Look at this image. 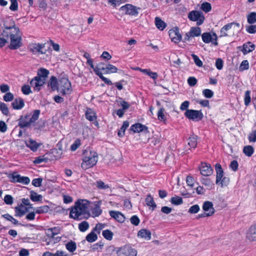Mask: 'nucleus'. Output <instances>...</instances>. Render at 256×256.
I'll use <instances>...</instances> for the list:
<instances>
[{"label":"nucleus","instance_id":"1","mask_svg":"<svg viewBox=\"0 0 256 256\" xmlns=\"http://www.w3.org/2000/svg\"><path fill=\"white\" fill-rule=\"evenodd\" d=\"M90 202L86 200H78L75 202L74 206L72 208L70 217L74 220H80L88 216Z\"/></svg>","mask_w":256,"mask_h":256},{"label":"nucleus","instance_id":"2","mask_svg":"<svg viewBox=\"0 0 256 256\" xmlns=\"http://www.w3.org/2000/svg\"><path fill=\"white\" fill-rule=\"evenodd\" d=\"M98 156L94 151L86 150L84 151L82 162L81 167L83 170H87L96 164Z\"/></svg>","mask_w":256,"mask_h":256},{"label":"nucleus","instance_id":"3","mask_svg":"<svg viewBox=\"0 0 256 256\" xmlns=\"http://www.w3.org/2000/svg\"><path fill=\"white\" fill-rule=\"evenodd\" d=\"M40 114V110H34L33 112L22 116L18 120V124L20 127H29L38 119Z\"/></svg>","mask_w":256,"mask_h":256},{"label":"nucleus","instance_id":"4","mask_svg":"<svg viewBox=\"0 0 256 256\" xmlns=\"http://www.w3.org/2000/svg\"><path fill=\"white\" fill-rule=\"evenodd\" d=\"M240 25L238 23L231 22L224 26L220 30V37L230 36L240 30Z\"/></svg>","mask_w":256,"mask_h":256},{"label":"nucleus","instance_id":"5","mask_svg":"<svg viewBox=\"0 0 256 256\" xmlns=\"http://www.w3.org/2000/svg\"><path fill=\"white\" fill-rule=\"evenodd\" d=\"M6 36L8 38V40H10V44L9 48L10 49H18L22 46V38L20 30H16L14 32L8 34V36Z\"/></svg>","mask_w":256,"mask_h":256},{"label":"nucleus","instance_id":"6","mask_svg":"<svg viewBox=\"0 0 256 256\" xmlns=\"http://www.w3.org/2000/svg\"><path fill=\"white\" fill-rule=\"evenodd\" d=\"M0 26L3 28L2 34L7 36L8 34L14 32L19 28L16 26L15 23L12 18H7L2 21Z\"/></svg>","mask_w":256,"mask_h":256},{"label":"nucleus","instance_id":"7","mask_svg":"<svg viewBox=\"0 0 256 256\" xmlns=\"http://www.w3.org/2000/svg\"><path fill=\"white\" fill-rule=\"evenodd\" d=\"M58 85V90L62 95L69 94L72 91L71 83L67 78H62L60 79Z\"/></svg>","mask_w":256,"mask_h":256},{"label":"nucleus","instance_id":"8","mask_svg":"<svg viewBox=\"0 0 256 256\" xmlns=\"http://www.w3.org/2000/svg\"><path fill=\"white\" fill-rule=\"evenodd\" d=\"M30 51L34 54L40 56L46 54L45 44L40 43H32L28 46Z\"/></svg>","mask_w":256,"mask_h":256},{"label":"nucleus","instance_id":"9","mask_svg":"<svg viewBox=\"0 0 256 256\" xmlns=\"http://www.w3.org/2000/svg\"><path fill=\"white\" fill-rule=\"evenodd\" d=\"M188 18L192 21L196 22L198 26L201 25L204 20L202 12L198 10L190 12L188 14Z\"/></svg>","mask_w":256,"mask_h":256},{"label":"nucleus","instance_id":"10","mask_svg":"<svg viewBox=\"0 0 256 256\" xmlns=\"http://www.w3.org/2000/svg\"><path fill=\"white\" fill-rule=\"evenodd\" d=\"M184 116L189 120L194 121H198L203 118V114L201 111L194 110H187Z\"/></svg>","mask_w":256,"mask_h":256},{"label":"nucleus","instance_id":"11","mask_svg":"<svg viewBox=\"0 0 256 256\" xmlns=\"http://www.w3.org/2000/svg\"><path fill=\"white\" fill-rule=\"evenodd\" d=\"M140 8H137L136 6L130 4H126L120 8V10L123 12L125 14L131 16H137L138 14V10Z\"/></svg>","mask_w":256,"mask_h":256},{"label":"nucleus","instance_id":"12","mask_svg":"<svg viewBox=\"0 0 256 256\" xmlns=\"http://www.w3.org/2000/svg\"><path fill=\"white\" fill-rule=\"evenodd\" d=\"M202 41L205 43H210L212 42L215 46H217L218 43L217 42L218 36L216 33L213 32L210 34V32H204L202 35Z\"/></svg>","mask_w":256,"mask_h":256},{"label":"nucleus","instance_id":"13","mask_svg":"<svg viewBox=\"0 0 256 256\" xmlns=\"http://www.w3.org/2000/svg\"><path fill=\"white\" fill-rule=\"evenodd\" d=\"M10 181L13 182H19L24 184L30 183V180L27 176H22L17 172H14L10 176Z\"/></svg>","mask_w":256,"mask_h":256},{"label":"nucleus","instance_id":"14","mask_svg":"<svg viewBox=\"0 0 256 256\" xmlns=\"http://www.w3.org/2000/svg\"><path fill=\"white\" fill-rule=\"evenodd\" d=\"M201 34V29L199 27H192L190 31L186 32L184 36V40L190 41L192 38L195 36H198Z\"/></svg>","mask_w":256,"mask_h":256},{"label":"nucleus","instance_id":"15","mask_svg":"<svg viewBox=\"0 0 256 256\" xmlns=\"http://www.w3.org/2000/svg\"><path fill=\"white\" fill-rule=\"evenodd\" d=\"M136 251L129 246H124L119 250L118 256H136Z\"/></svg>","mask_w":256,"mask_h":256},{"label":"nucleus","instance_id":"16","mask_svg":"<svg viewBox=\"0 0 256 256\" xmlns=\"http://www.w3.org/2000/svg\"><path fill=\"white\" fill-rule=\"evenodd\" d=\"M102 204L101 200L96 201L92 203V206L91 207L90 210L93 217L100 216L102 212L100 206Z\"/></svg>","mask_w":256,"mask_h":256},{"label":"nucleus","instance_id":"17","mask_svg":"<svg viewBox=\"0 0 256 256\" xmlns=\"http://www.w3.org/2000/svg\"><path fill=\"white\" fill-rule=\"evenodd\" d=\"M45 82L44 78H40V76H36L32 80L30 84L35 90L38 91L40 89L41 86L44 84Z\"/></svg>","mask_w":256,"mask_h":256},{"label":"nucleus","instance_id":"18","mask_svg":"<svg viewBox=\"0 0 256 256\" xmlns=\"http://www.w3.org/2000/svg\"><path fill=\"white\" fill-rule=\"evenodd\" d=\"M200 174L204 176H209L212 173L210 166L206 163L202 162L200 168Z\"/></svg>","mask_w":256,"mask_h":256},{"label":"nucleus","instance_id":"19","mask_svg":"<svg viewBox=\"0 0 256 256\" xmlns=\"http://www.w3.org/2000/svg\"><path fill=\"white\" fill-rule=\"evenodd\" d=\"M109 214L112 218L119 222L122 223L125 220L124 216L119 211L110 210Z\"/></svg>","mask_w":256,"mask_h":256},{"label":"nucleus","instance_id":"20","mask_svg":"<svg viewBox=\"0 0 256 256\" xmlns=\"http://www.w3.org/2000/svg\"><path fill=\"white\" fill-rule=\"evenodd\" d=\"M169 36L171 40L175 43L180 42L182 39V35L178 30H170Z\"/></svg>","mask_w":256,"mask_h":256},{"label":"nucleus","instance_id":"21","mask_svg":"<svg viewBox=\"0 0 256 256\" xmlns=\"http://www.w3.org/2000/svg\"><path fill=\"white\" fill-rule=\"evenodd\" d=\"M24 142L26 146L33 152H36L40 145V144L36 142L32 138L26 140Z\"/></svg>","mask_w":256,"mask_h":256},{"label":"nucleus","instance_id":"22","mask_svg":"<svg viewBox=\"0 0 256 256\" xmlns=\"http://www.w3.org/2000/svg\"><path fill=\"white\" fill-rule=\"evenodd\" d=\"M86 118L92 122H94V126H98V122L96 121V114L92 109H88L86 112Z\"/></svg>","mask_w":256,"mask_h":256},{"label":"nucleus","instance_id":"23","mask_svg":"<svg viewBox=\"0 0 256 256\" xmlns=\"http://www.w3.org/2000/svg\"><path fill=\"white\" fill-rule=\"evenodd\" d=\"M246 238L251 241L256 240V224L250 227L246 234Z\"/></svg>","mask_w":256,"mask_h":256},{"label":"nucleus","instance_id":"24","mask_svg":"<svg viewBox=\"0 0 256 256\" xmlns=\"http://www.w3.org/2000/svg\"><path fill=\"white\" fill-rule=\"evenodd\" d=\"M15 216H22L28 212V208L21 204L15 208Z\"/></svg>","mask_w":256,"mask_h":256},{"label":"nucleus","instance_id":"25","mask_svg":"<svg viewBox=\"0 0 256 256\" xmlns=\"http://www.w3.org/2000/svg\"><path fill=\"white\" fill-rule=\"evenodd\" d=\"M202 209L205 212L207 213L212 212V214L214 213L215 212V210L213 207L212 202L210 201H206L204 202L202 205Z\"/></svg>","mask_w":256,"mask_h":256},{"label":"nucleus","instance_id":"26","mask_svg":"<svg viewBox=\"0 0 256 256\" xmlns=\"http://www.w3.org/2000/svg\"><path fill=\"white\" fill-rule=\"evenodd\" d=\"M216 184H218L223 177V170L220 164H216Z\"/></svg>","mask_w":256,"mask_h":256},{"label":"nucleus","instance_id":"27","mask_svg":"<svg viewBox=\"0 0 256 256\" xmlns=\"http://www.w3.org/2000/svg\"><path fill=\"white\" fill-rule=\"evenodd\" d=\"M13 108L15 110H20L24 106V102L21 98H18L12 104Z\"/></svg>","mask_w":256,"mask_h":256},{"label":"nucleus","instance_id":"28","mask_svg":"<svg viewBox=\"0 0 256 256\" xmlns=\"http://www.w3.org/2000/svg\"><path fill=\"white\" fill-rule=\"evenodd\" d=\"M138 236L144 238L146 240H150L151 238V232L148 230L142 229L138 232Z\"/></svg>","mask_w":256,"mask_h":256},{"label":"nucleus","instance_id":"29","mask_svg":"<svg viewBox=\"0 0 256 256\" xmlns=\"http://www.w3.org/2000/svg\"><path fill=\"white\" fill-rule=\"evenodd\" d=\"M146 204L148 206L152 208V210H154L156 207V204L152 196L150 194H148L146 198Z\"/></svg>","mask_w":256,"mask_h":256},{"label":"nucleus","instance_id":"30","mask_svg":"<svg viewBox=\"0 0 256 256\" xmlns=\"http://www.w3.org/2000/svg\"><path fill=\"white\" fill-rule=\"evenodd\" d=\"M58 82L55 76H52L48 83V86L51 88L52 90H58Z\"/></svg>","mask_w":256,"mask_h":256},{"label":"nucleus","instance_id":"31","mask_svg":"<svg viewBox=\"0 0 256 256\" xmlns=\"http://www.w3.org/2000/svg\"><path fill=\"white\" fill-rule=\"evenodd\" d=\"M106 64H104L102 62L99 63L94 68V72L98 76H99V74H102L101 70H103L104 72L106 73Z\"/></svg>","mask_w":256,"mask_h":256},{"label":"nucleus","instance_id":"32","mask_svg":"<svg viewBox=\"0 0 256 256\" xmlns=\"http://www.w3.org/2000/svg\"><path fill=\"white\" fill-rule=\"evenodd\" d=\"M155 23L157 28L160 30H163L166 26V23L158 17L155 18Z\"/></svg>","mask_w":256,"mask_h":256},{"label":"nucleus","instance_id":"33","mask_svg":"<svg viewBox=\"0 0 256 256\" xmlns=\"http://www.w3.org/2000/svg\"><path fill=\"white\" fill-rule=\"evenodd\" d=\"M95 231H94V230L88 234L86 238V240L89 242H92L96 241L98 238V236L95 233Z\"/></svg>","mask_w":256,"mask_h":256},{"label":"nucleus","instance_id":"34","mask_svg":"<svg viewBox=\"0 0 256 256\" xmlns=\"http://www.w3.org/2000/svg\"><path fill=\"white\" fill-rule=\"evenodd\" d=\"M254 50V45L251 42H248L244 44L243 46V50H242L244 54H246Z\"/></svg>","mask_w":256,"mask_h":256},{"label":"nucleus","instance_id":"35","mask_svg":"<svg viewBox=\"0 0 256 256\" xmlns=\"http://www.w3.org/2000/svg\"><path fill=\"white\" fill-rule=\"evenodd\" d=\"M66 250L70 252H74L76 248V244L74 242L70 240L66 244Z\"/></svg>","mask_w":256,"mask_h":256},{"label":"nucleus","instance_id":"36","mask_svg":"<svg viewBox=\"0 0 256 256\" xmlns=\"http://www.w3.org/2000/svg\"><path fill=\"white\" fill-rule=\"evenodd\" d=\"M30 198L33 202L42 201V196L40 194H38L34 191L30 192Z\"/></svg>","mask_w":256,"mask_h":256},{"label":"nucleus","instance_id":"37","mask_svg":"<svg viewBox=\"0 0 256 256\" xmlns=\"http://www.w3.org/2000/svg\"><path fill=\"white\" fill-rule=\"evenodd\" d=\"M49 74L48 70L45 68H40L38 72V76H40V78H44V80H46V78Z\"/></svg>","mask_w":256,"mask_h":256},{"label":"nucleus","instance_id":"38","mask_svg":"<svg viewBox=\"0 0 256 256\" xmlns=\"http://www.w3.org/2000/svg\"><path fill=\"white\" fill-rule=\"evenodd\" d=\"M102 235L106 240H111L112 239L114 234L110 230H106L102 231Z\"/></svg>","mask_w":256,"mask_h":256},{"label":"nucleus","instance_id":"39","mask_svg":"<svg viewBox=\"0 0 256 256\" xmlns=\"http://www.w3.org/2000/svg\"><path fill=\"white\" fill-rule=\"evenodd\" d=\"M254 152V148L252 146H244L243 148L244 153L248 156H250Z\"/></svg>","mask_w":256,"mask_h":256},{"label":"nucleus","instance_id":"40","mask_svg":"<svg viewBox=\"0 0 256 256\" xmlns=\"http://www.w3.org/2000/svg\"><path fill=\"white\" fill-rule=\"evenodd\" d=\"M106 74L116 73L117 72L118 68L110 64H106Z\"/></svg>","mask_w":256,"mask_h":256},{"label":"nucleus","instance_id":"41","mask_svg":"<svg viewBox=\"0 0 256 256\" xmlns=\"http://www.w3.org/2000/svg\"><path fill=\"white\" fill-rule=\"evenodd\" d=\"M90 225L86 221H83L78 224L79 230L82 232H86L89 228Z\"/></svg>","mask_w":256,"mask_h":256},{"label":"nucleus","instance_id":"42","mask_svg":"<svg viewBox=\"0 0 256 256\" xmlns=\"http://www.w3.org/2000/svg\"><path fill=\"white\" fill-rule=\"evenodd\" d=\"M94 184L98 189L100 190H106L110 188L108 184H105L104 182L102 180L96 181Z\"/></svg>","mask_w":256,"mask_h":256},{"label":"nucleus","instance_id":"43","mask_svg":"<svg viewBox=\"0 0 256 256\" xmlns=\"http://www.w3.org/2000/svg\"><path fill=\"white\" fill-rule=\"evenodd\" d=\"M188 144L190 148H194L197 146V140L196 137H190L188 140Z\"/></svg>","mask_w":256,"mask_h":256},{"label":"nucleus","instance_id":"44","mask_svg":"<svg viewBox=\"0 0 256 256\" xmlns=\"http://www.w3.org/2000/svg\"><path fill=\"white\" fill-rule=\"evenodd\" d=\"M171 203L174 205H180L182 204V199L180 196H174L170 199Z\"/></svg>","mask_w":256,"mask_h":256},{"label":"nucleus","instance_id":"45","mask_svg":"<svg viewBox=\"0 0 256 256\" xmlns=\"http://www.w3.org/2000/svg\"><path fill=\"white\" fill-rule=\"evenodd\" d=\"M141 72H142L146 74L148 76H150V78H153L154 80H156L158 78V74L156 72H151L149 70L147 69H144V70H140Z\"/></svg>","mask_w":256,"mask_h":256},{"label":"nucleus","instance_id":"46","mask_svg":"<svg viewBox=\"0 0 256 256\" xmlns=\"http://www.w3.org/2000/svg\"><path fill=\"white\" fill-rule=\"evenodd\" d=\"M248 22L250 24L256 22V12H252L248 16Z\"/></svg>","mask_w":256,"mask_h":256},{"label":"nucleus","instance_id":"47","mask_svg":"<svg viewBox=\"0 0 256 256\" xmlns=\"http://www.w3.org/2000/svg\"><path fill=\"white\" fill-rule=\"evenodd\" d=\"M158 119L160 121L164 122L166 120V116L164 114V109L161 108L158 112Z\"/></svg>","mask_w":256,"mask_h":256},{"label":"nucleus","instance_id":"48","mask_svg":"<svg viewBox=\"0 0 256 256\" xmlns=\"http://www.w3.org/2000/svg\"><path fill=\"white\" fill-rule=\"evenodd\" d=\"M2 216L3 218H4L5 219H6V220L11 222L12 224H18V220H17L16 219L14 218L12 216H10V214H3Z\"/></svg>","mask_w":256,"mask_h":256},{"label":"nucleus","instance_id":"49","mask_svg":"<svg viewBox=\"0 0 256 256\" xmlns=\"http://www.w3.org/2000/svg\"><path fill=\"white\" fill-rule=\"evenodd\" d=\"M201 9L205 12H208L212 9L211 5L207 2H203L201 5Z\"/></svg>","mask_w":256,"mask_h":256},{"label":"nucleus","instance_id":"50","mask_svg":"<svg viewBox=\"0 0 256 256\" xmlns=\"http://www.w3.org/2000/svg\"><path fill=\"white\" fill-rule=\"evenodd\" d=\"M81 142L80 139H76L70 146V150L72 152L75 151L80 146Z\"/></svg>","mask_w":256,"mask_h":256},{"label":"nucleus","instance_id":"51","mask_svg":"<svg viewBox=\"0 0 256 256\" xmlns=\"http://www.w3.org/2000/svg\"><path fill=\"white\" fill-rule=\"evenodd\" d=\"M48 209H49V208L48 206H44L38 208L36 210V212L37 214H39L47 212L48 210Z\"/></svg>","mask_w":256,"mask_h":256},{"label":"nucleus","instance_id":"52","mask_svg":"<svg viewBox=\"0 0 256 256\" xmlns=\"http://www.w3.org/2000/svg\"><path fill=\"white\" fill-rule=\"evenodd\" d=\"M200 206L198 204H194L190 207L188 209V212L190 214H196L200 210Z\"/></svg>","mask_w":256,"mask_h":256},{"label":"nucleus","instance_id":"53","mask_svg":"<svg viewBox=\"0 0 256 256\" xmlns=\"http://www.w3.org/2000/svg\"><path fill=\"white\" fill-rule=\"evenodd\" d=\"M11 4L10 9L12 11H16L18 9V3L16 0H10Z\"/></svg>","mask_w":256,"mask_h":256},{"label":"nucleus","instance_id":"54","mask_svg":"<svg viewBox=\"0 0 256 256\" xmlns=\"http://www.w3.org/2000/svg\"><path fill=\"white\" fill-rule=\"evenodd\" d=\"M192 56L194 60V63L197 66L199 67H202V66L203 63L202 61L198 58V57L196 55L194 54H192Z\"/></svg>","mask_w":256,"mask_h":256},{"label":"nucleus","instance_id":"55","mask_svg":"<svg viewBox=\"0 0 256 256\" xmlns=\"http://www.w3.org/2000/svg\"><path fill=\"white\" fill-rule=\"evenodd\" d=\"M251 100V98L250 96V92L249 90H247L245 92L244 94V104L246 106H248L249 105Z\"/></svg>","mask_w":256,"mask_h":256},{"label":"nucleus","instance_id":"56","mask_svg":"<svg viewBox=\"0 0 256 256\" xmlns=\"http://www.w3.org/2000/svg\"><path fill=\"white\" fill-rule=\"evenodd\" d=\"M106 226V224H104L98 223L96 225L94 228L93 229L94 231L97 232L98 234H100V230Z\"/></svg>","mask_w":256,"mask_h":256},{"label":"nucleus","instance_id":"57","mask_svg":"<svg viewBox=\"0 0 256 256\" xmlns=\"http://www.w3.org/2000/svg\"><path fill=\"white\" fill-rule=\"evenodd\" d=\"M249 68V64L248 62L246 60H243L240 66V70L243 71L244 70H246Z\"/></svg>","mask_w":256,"mask_h":256},{"label":"nucleus","instance_id":"58","mask_svg":"<svg viewBox=\"0 0 256 256\" xmlns=\"http://www.w3.org/2000/svg\"><path fill=\"white\" fill-rule=\"evenodd\" d=\"M8 42V38L2 34V32L0 35V46L2 47Z\"/></svg>","mask_w":256,"mask_h":256},{"label":"nucleus","instance_id":"59","mask_svg":"<svg viewBox=\"0 0 256 256\" xmlns=\"http://www.w3.org/2000/svg\"><path fill=\"white\" fill-rule=\"evenodd\" d=\"M203 94L207 98H211L214 96V92L209 89H205L202 92Z\"/></svg>","mask_w":256,"mask_h":256},{"label":"nucleus","instance_id":"60","mask_svg":"<svg viewBox=\"0 0 256 256\" xmlns=\"http://www.w3.org/2000/svg\"><path fill=\"white\" fill-rule=\"evenodd\" d=\"M0 109L2 110V112L4 114H5V115L8 114L9 111H8V108L7 106L6 105V104H5L4 103H1L0 104Z\"/></svg>","mask_w":256,"mask_h":256},{"label":"nucleus","instance_id":"61","mask_svg":"<svg viewBox=\"0 0 256 256\" xmlns=\"http://www.w3.org/2000/svg\"><path fill=\"white\" fill-rule=\"evenodd\" d=\"M14 98V94L11 92H7L4 96V100L6 102H10Z\"/></svg>","mask_w":256,"mask_h":256},{"label":"nucleus","instance_id":"62","mask_svg":"<svg viewBox=\"0 0 256 256\" xmlns=\"http://www.w3.org/2000/svg\"><path fill=\"white\" fill-rule=\"evenodd\" d=\"M48 159L45 158L44 156H38L35 158L34 162L36 164H39L42 162H46Z\"/></svg>","mask_w":256,"mask_h":256},{"label":"nucleus","instance_id":"63","mask_svg":"<svg viewBox=\"0 0 256 256\" xmlns=\"http://www.w3.org/2000/svg\"><path fill=\"white\" fill-rule=\"evenodd\" d=\"M4 202L7 204H12L13 203V198L12 196L9 194L5 196Z\"/></svg>","mask_w":256,"mask_h":256},{"label":"nucleus","instance_id":"64","mask_svg":"<svg viewBox=\"0 0 256 256\" xmlns=\"http://www.w3.org/2000/svg\"><path fill=\"white\" fill-rule=\"evenodd\" d=\"M248 140L250 142H256V130L252 131L248 136Z\"/></svg>","mask_w":256,"mask_h":256}]
</instances>
